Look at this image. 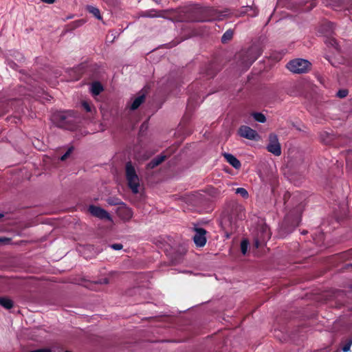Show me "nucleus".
<instances>
[{"instance_id":"nucleus-2","label":"nucleus","mask_w":352,"mask_h":352,"mask_svg":"<svg viewBox=\"0 0 352 352\" xmlns=\"http://www.w3.org/2000/svg\"><path fill=\"white\" fill-rule=\"evenodd\" d=\"M310 63L305 59L298 58L289 62L287 69L293 73L300 74L307 72L310 68Z\"/></svg>"},{"instance_id":"nucleus-11","label":"nucleus","mask_w":352,"mask_h":352,"mask_svg":"<svg viewBox=\"0 0 352 352\" xmlns=\"http://www.w3.org/2000/svg\"><path fill=\"white\" fill-rule=\"evenodd\" d=\"M13 302L11 299L6 297L0 298V305L6 309H10L13 307Z\"/></svg>"},{"instance_id":"nucleus-25","label":"nucleus","mask_w":352,"mask_h":352,"mask_svg":"<svg viewBox=\"0 0 352 352\" xmlns=\"http://www.w3.org/2000/svg\"><path fill=\"white\" fill-rule=\"evenodd\" d=\"M72 152V148H69L67 153L65 154H64L61 157H60V160L62 161L65 160L67 159V157L69 156V155L70 154V153Z\"/></svg>"},{"instance_id":"nucleus-23","label":"nucleus","mask_w":352,"mask_h":352,"mask_svg":"<svg viewBox=\"0 0 352 352\" xmlns=\"http://www.w3.org/2000/svg\"><path fill=\"white\" fill-rule=\"evenodd\" d=\"M268 238H270V232H269V231L267 230V228H265V230H264V236L261 239V241H264L265 239H267Z\"/></svg>"},{"instance_id":"nucleus-12","label":"nucleus","mask_w":352,"mask_h":352,"mask_svg":"<svg viewBox=\"0 0 352 352\" xmlns=\"http://www.w3.org/2000/svg\"><path fill=\"white\" fill-rule=\"evenodd\" d=\"M102 91V86L100 82H94L91 86V92L93 95L97 96Z\"/></svg>"},{"instance_id":"nucleus-18","label":"nucleus","mask_w":352,"mask_h":352,"mask_svg":"<svg viewBox=\"0 0 352 352\" xmlns=\"http://www.w3.org/2000/svg\"><path fill=\"white\" fill-rule=\"evenodd\" d=\"M233 36V32L232 30H228L226 31L223 35L222 36L221 40L223 43L229 41L231 39V38Z\"/></svg>"},{"instance_id":"nucleus-24","label":"nucleus","mask_w":352,"mask_h":352,"mask_svg":"<svg viewBox=\"0 0 352 352\" xmlns=\"http://www.w3.org/2000/svg\"><path fill=\"white\" fill-rule=\"evenodd\" d=\"M351 342H349L347 343L346 345H344L342 348V351L344 352H347L350 350V348H351Z\"/></svg>"},{"instance_id":"nucleus-26","label":"nucleus","mask_w":352,"mask_h":352,"mask_svg":"<svg viewBox=\"0 0 352 352\" xmlns=\"http://www.w3.org/2000/svg\"><path fill=\"white\" fill-rule=\"evenodd\" d=\"M72 152V148H69L67 153L65 154H64L61 157H60V160L62 161L65 160L67 159V157L69 156V155L70 154V153Z\"/></svg>"},{"instance_id":"nucleus-30","label":"nucleus","mask_w":352,"mask_h":352,"mask_svg":"<svg viewBox=\"0 0 352 352\" xmlns=\"http://www.w3.org/2000/svg\"><path fill=\"white\" fill-rule=\"evenodd\" d=\"M3 217V215L1 214H0V218H1Z\"/></svg>"},{"instance_id":"nucleus-14","label":"nucleus","mask_w":352,"mask_h":352,"mask_svg":"<svg viewBox=\"0 0 352 352\" xmlns=\"http://www.w3.org/2000/svg\"><path fill=\"white\" fill-rule=\"evenodd\" d=\"M87 9L96 18H97L98 19H100V20L102 19V16L100 15V10L97 8L92 6H88L87 7Z\"/></svg>"},{"instance_id":"nucleus-9","label":"nucleus","mask_w":352,"mask_h":352,"mask_svg":"<svg viewBox=\"0 0 352 352\" xmlns=\"http://www.w3.org/2000/svg\"><path fill=\"white\" fill-rule=\"evenodd\" d=\"M144 101V94H140L138 96L132 99L131 102L129 103L128 106L131 110L137 109Z\"/></svg>"},{"instance_id":"nucleus-1","label":"nucleus","mask_w":352,"mask_h":352,"mask_svg":"<svg viewBox=\"0 0 352 352\" xmlns=\"http://www.w3.org/2000/svg\"><path fill=\"white\" fill-rule=\"evenodd\" d=\"M125 177L129 188L133 194H138L140 191L141 179L135 167L131 162H127L125 166Z\"/></svg>"},{"instance_id":"nucleus-15","label":"nucleus","mask_w":352,"mask_h":352,"mask_svg":"<svg viewBox=\"0 0 352 352\" xmlns=\"http://www.w3.org/2000/svg\"><path fill=\"white\" fill-rule=\"evenodd\" d=\"M252 116L258 122L264 123L266 121L265 116L261 113H253Z\"/></svg>"},{"instance_id":"nucleus-6","label":"nucleus","mask_w":352,"mask_h":352,"mask_svg":"<svg viewBox=\"0 0 352 352\" xmlns=\"http://www.w3.org/2000/svg\"><path fill=\"white\" fill-rule=\"evenodd\" d=\"M89 212L94 217H96L101 219H107L111 221V217L109 214V213L104 210V209L95 206H91L89 208Z\"/></svg>"},{"instance_id":"nucleus-7","label":"nucleus","mask_w":352,"mask_h":352,"mask_svg":"<svg viewBox=\"0 0 352 352\" xmlns=\"http://www.w3.org/2000/svg\"><path fill=\"white\" fill-rule=\"evenodd\" d=\"M194 236V242L197 246L203 247L206 243V230L202 228H197L195 230Z\"/></svg>"},{"instance_id":"nucleus-16","label":"nucleus","mask_w":352,"mask_h":352,"mask_svg":"<svg viewBox=\"0 0 352 352\" xmlns=\"http://www.w3.org/2000/svg\"><path fill=\"white\" fill-rule=\"evenodd\" d=\"M212 12H214V14L210 20H221L223 16L227 15L226 13H219L216 10H212Z\"/></svg>"},{"instance_id":"nucleus-5","label":"nucleus","mask_w":352,"mask_h":352,"mask_svg":"<svg viewBox=\"0 0 352 352\" xmlns=\"http://www.w3.org/2000/svg\"><path fill=\"white\" fill-rule=\"evenodd\" d=\"M239 135L250 140H259L260 136L258 133L248 126H241L239 129Z\"/></svg>"},{"instance_id":"nucleus-13","label":"nucleus","mask_w":352,"mask_h":352,"mask_svg":"<svg viewBox=\"0 0 352 352\" xmlns=\"http://www.w3.org/2000/svg\"><path fill=\"white\" fill-rule=\"evenodd\" d=\"M166 158V156L165 155H160V156H157V157H155L154 160H153L149 164H148V167L149 168H154L157 166H158L160 163H162Z\"/></svg>"},{"instance_id":"nucleus-20","label":"nucleus","mask_w":352,"mask_h":352,"mask_svg":"<svg viewBox=\"0 0 352 352\" xmlns=\"http://www.w3.org/2000/svg\"><path fill=\"white\" fill-rule=\"evenodd\" d=\"M348 94V91L346 89H342V90H340L338 93H337V96L339 97V98H344L347 96Z\"/></svg>"},{"instance_id":"nucleus-29","label":"nucleus","mask_w":352,"mask_h":352,"mask_svg":"<svg viewBox=\"0 0 352 352\" xmlns=\"http://www.w3.org/2000/svg\"><path fill=\"white\" fill-rule=\"evenodd\" d=\"M332 41L333 42V43H332V45H333L334 43L336 44V41L333 40Z\"/></svg>"},{"instance_id":"nucleus-21","label":"nucleus","mask_w":352,"mask_h":352,"mask_svg":"<svg viewBox=\"0 0 352 352\" xmlns=\"http://www.w3.org/2000/svg\"><path fill=\"white\" fill-rule=\"evenodd\" d=\"M82 106L88 112L91 111V107L87 101H83L82 102Z\"/></svg>"},{"instance_id":"nucleus-4","label":"nucleus","mask_w":352,"mask_h":352,"mask_svg":"<svg viewBox=\"0 0 352 352\" xmlns=\"http://www.w3.org/2000/svg\"><path fill=\"white\" fill-rule=\"evenodd\" d=\"M267 151L276 156L281 154V147L276 135L271 133L269 135V143L267 146Z\"/></svg>"},{"instance_id":"nucleus-27","label":"nucleus","mask_w":352,"mask_h":352,"mask_svg":"<svg viewBox=\"0 0 352 352\" xmlns=\"http://www.w3.org/2000/svg\"><path fill=\"white\" fill-rule=\"evenodd\" d=\"M10 241V239L8 238H6V237H0V243H9Z\"/></svg>"},{"instance_id":"nucleus-10","label":"nucleus","mask_w":352,"mask_h":352,"mask_svg":"<svg viewBox=\"0 0 352 352\" xmlns=\"http://www.w3.org/2000/svg\"><path fill=\"white\" fill-rule=\"evenodd\" d=\"M223 156L227 162L234 168L238 169L241 167V162L234 155L230 153H224Z\"/></svg>"},{"instance_id":"nucleus-3","label":"nucleus","mask_w":352,"mask_h":352,"mask_svg":"<svg viewBox=\"0 0 352 352\" xmlns=\"http://www.w3.org/2000/svg\"><path fill=\"white\" fill-rule=\"evenodd\" d=\"M54 120H57L59 127L70 129L69 124L74 121V117L69 112H60L54 116Z\"/></svg>"},{"instance_id":"nucleus-28","label":"nucleus","mask_w":352,"mask_h":352,"mask_svg":"<svg viewBox=\"0 0 352 352\" xmlns=\"http://www.w3.org/2000/svg\"><path fill=\"white\" fill-rule=\"evenodd\" d=\"M254 245L256 247V248H258V246L260 245V241L258 239H256L254 241Z\"/></svg>"},{"instance_id":"nucleus-8","label":"nucleus","mask_w":352,"mask_h":352,"mask_svg":"<svg viewBox=\"0 0 352 352\" xmlns=\"http://www.w3.org/2000/svg\"><path fill=\"white\" fill-rule=\"evenodd\" d=\"M118 215L124 221L130 220L133 217L132 210L124 204H121L118 210Z\"/></svg>"},{"instance_id":"nucleus-17","label":"nucleus","mask_w":352,"mask_h":352,"mask_svg":"<svg viewBox=\"0 0 352 352\" xmlns=\"http://www.w3.org/2000/svg\"><path fill=\"white\" fill-rule=\"evenodd\" d=\"M249 246V241L247 239H243L241 243V250L243 254H245Z\"/></svg>"},{"instance_id":"nucleus-22","label":"nucleus","mask_w":352,"mask_h":352,"mask_svg":"<svg viewBox=\"0 0 352 352\" xmlns=\"http://www.w3.org/2000/svg\"><path fill=\"white\" fill-rule=\"evenodd\" d=\"M111 248L116 250H120L122 248V245L120 243H116L111 245Z\"/></svg>"},{"instance_id":"nucleus-19","label":"nucleus","mask_w":352,"mask_h":352,"mask_svg":"<svg viewBox=\"0 0 352 352\" xmlns=\"http://www.w3.org/2000/svg\"><path fill=\"white\" fill-rule=\"evenodd\" d=\"M235 192L236 194L240 195L243 198H248V191L243 188H238L235 190Z\"/></svg>"}]
</instances>
